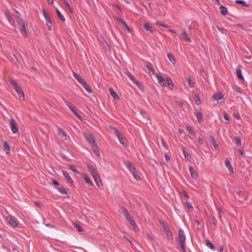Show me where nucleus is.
Instances as JSON below:
<instances>
[{"label": "nucleus", "instance_id": "b1692460", "mask_svg": "<svg viewBox=\"0 0 252 252\" xmlns=\"http://www.w3.org/2000/svg\"><path fill=\"white\" fill-rule=\"evenodd\" d=\"M58 134L61 138L66 139V135L65 132L63 129L61 128H59L58 129Z\"/></svg>", "mask_w": 252, "mask_h": 252}, {"label": "nucleus", "instance_id": "0e129e2a", "mask_svg": "<svg viewBox=\"0 0 252 252\" xmlns=\"http://www.w3.org/2000/svg\"><path fill=\"white\" fill-rule=\"evenodd\" d=\"M181 194L185 196L187 198H189V195L188 194L187 192L186 191L183 190L181 192Z\"/></svg>", "mask_w": 252, "mask_h": 252}, {"label": "nucleus", "instance_id": "f03ea898", "mask_svg": "<svg viewBox=\"0 0 252 252\" xmlns=\"http://www.w3.org/2000/svg\"><path fill=\"white\" fill-rule=\"evenodd\" d=\"M179 236V243L181 246V251L182 252H186L185 249V241L186 236L184 232L182 229H180L178 233Z\"/></svg>", "mask_w": 252, "mask_h": 252}, {"label": "nucleus", "instance_id": "774afa93", "mask_svg": "<svg viewBox=\"0 0 252 252\" xmlns=\"http://www.w3.org/2000/svg\"><path fill=\"white\" fill-rule=\"evenodd\" d=\"M91 174L92 175L93 177H96V176L98 175L95 170L94 172L91 173Z\"/></svg>", "mask_w": 252, "mask_h": 252}, {"label": "nucleus", "instance_id": "f704fd0d", "mask_svg": "<svg viewBox=\"0 0 252 252\" xmlns=\"http://www.w3.org/2000/svg\"><path fill=\"white\" fill-rule=\"evenodd\" d=\"M167 58H168V60L171 62H172L173 64L175 63V59L172 54L168 53L167 54Z\"/></svg>", "mask_w": 252, "mask_h": 252}, {"label": "nucleus", "instance_id": "a19ab883", "mask_svg": "<svg viewBox=\"0 0 252 252\" xmlns=\"http://www.w3.org/2000/svg\"><path fill=\"white\" fill-rule=\"evenodd\" d=\"M73 225L76 229H77V230L78 231V232H81V233L83 232L84 230H83L82 227L79 224H78L76 223H74Z\"/></svg>", "mask_w": 252, "mask_h": 252}, {"label": "nucleus", "instance_id": "bf43d9fd", "mask_svg": "<svg viewBox=\"0 0 252 252\" xmlns=\"http://www.w3.org/2000/svg\"><path fill=\"white\" fill-rule=\"evenodd\" d=\"M52 183H53V184L54 186H55L56 187H59L60 186L59 183L57 181H56L54 179L52 180Z\"/></svg>", "mask_w": 252, "mask_h": 252}, {"label": "nucleus", "instance_id": "6e6d98bb", "mask_svg": "<svg viewBox=\"0 0 252 252\" xmlns=\"http://www.w3.org/2000/svg\"><path fill=\"white\" fill-rule=\"evenodd\" d=\"M140 114L145 118L146 119H148V114H147V113L144 111V110H141L140 111Z\"/></svg>", "mask_w": 252, "mask_h": 252}, {"label": "nucleus", "instance_id": "4c0bfd02", "mask_svg": "<svg viewBox=\"0 0 252 252\" xmlns=\"http://www.w3.org/2000/svg\"><path fill=\"white\" fill-rule=\"evenodd\" d=\"M119 22L120 23H121V24H122L123 25V26L124 27V28L128 32H130L129 28L128 27V26L127 25V24H126V22H125L124 21H123V20H122L121 19H119Z\"/></svg>", "mask_w": 252, "mask_h": 252}, {"label": "nucleus", "instance_id": "c85d7f7f", "mask_svg": "<svg viewBox=\"0 0 252 252\" xmlns=\"http://www.w3.org/2000/svg\"><path fill=\"white\" fill-rule=\"evenodd\" d=\"M4 14L5 16L6 17L8 22L9 23H12V18L11 16L10 15V12L9 10H6L4 12Z\"/></svg>", "mask_w": 252, "mask_h": 252}, {"label": "nucleus", "instance_id": "39448f33", "mask_svg": "<svg viewBox=\"0 0 252 252\" xmlns=\"http://www.w3.org/2000/svg\"><path fill=\"white\" fill-rule=\"evenodd\" d=\"M17 22L18 25L20 27V30L21 32L22 33H24V34L25 36H27V33L26 31V26L24 21L22 19L18 18V19H17Z\"/></svg>", "mask_w": 252, "mask_h": 252}, {"label": "nucleus", "instance_id": "09e8293b", "mask_svg": "<svg viewBox=\"0 0 252 252\" xmlns=\"http://www.w3.org/2000/svg\"><path fill=\"white\" fill-rule=\"evenodd\" d=\"M93 178L97 185L99 187V183H101V181L100 180L99 175H98L96 176V177H93Z\"/></svg>", "mask_w": 252, "mask_h": 252}, {"label": "nucleus", "instance_id": "393cba45", "mask_svg": "<svg viewBox=\"0 0 252 252\" xmlns=\"http://www.w3.org/2000/svg\"><path fill=\"white\" fill-rule=\"evenodd\" d=\"M167 85L168 87L171 89L173 90L174 87V85L173 83V82L171 78L167 77Z\"/></svg>", "mask_w": 252, "mask_h": 252}, {"label": "nucleus", "instance_id": "72a5a7b5", "mask_svg": "<svg viewBox=\"0 0 252 252\" xmlns=\"http://www.w3.org/2000/svg\"><path fill=\"white\" fill-rule=\"evenodd\" d=\"M65 104L67 105V106L70 109V110L73 112H75V110L71 105V103L68 101H66L65 100H63Z\"/></svg>", "mask_w": 252, "mask_h": 252}, {"label": "nucleus", "instance_id": "9b49d317", "mask_svg": "<svg viewBox=\"0 0 252 252\" xmlns=\"http://www.w3.org/2000/svg\"><path fill=\"white\" fill-rule=\"evenodd\" d=\"M85 137L86 139V140L91 144L92 145L93 144L96 143L95 141L94 140V138L93 135L89 134H85Z\"/></svg>", "mask_w": 252, "mask_h": 252}, {"label": "nucleus", "instance_id": "3c124183", "mask_svg": "<svg viewBox=\"0 0 252 252\" xmlns=\"http://www.w3.org/2000/svg\"><path fill=\"white\" fill-rule=\"evenodd\" d=\"M186 205L187 207L189 210V211H192L193 210V207L191 205L190 203L188 201L186 202Z\"/></svg>", "mask_w": 252, "mask_h": 252}, {"label": "nucleus", "instance_id": "5fc2aeb1", "mask_svg": "<svg viewBox=\"0 0 252 252\" xmlns=\"http://www.w3.org/2000/svg\"><path fill=\"white\" fill-rule=\"evenodd\" d=\"M187 81L189 84V85L190 87H193L194 86V82L191 80L190 77L187 78Z\"/></svg>", "mask_w": 252, "mask_h": 252}, {"label": "nucleus", "instance_id": "cd10ccee", "mask_svg": "<svg viewBox=\"0 0 252 252\" xmlns=\"http://www.w3.org/2000/svg\"><path fill=\"white\" fill-rule=\"evenodd\" d=\"M220 13L223 16H225L227 14V9L225 6H224L223 5H220Z\"/></svg>", "mask_w": 252, "mask_h": 252}, {"label": "nucleus", "instance_id": "423d86ee", "mask_svg": "<svg viewBox=\"0 0 252 252\" xmlns=\"http://www.w3.org/2000/svg\"><path fill=\"white\" fill-rule=\"evenodd\" d=\"M43 14L46 21V26L48 27V30L49 31H51L52 24L51 22V19L50 16L48 14V13L46 12L45 10H43Z\"/></svg>", "mask_w": 252, "mask_h": 252}, {"label": "nucleus", "instance_id": "5701e85b", "mask_svg": "<svg viewBox=\"0 0 252 252\" xmlns=\"http://www.w3.org/2000/svg\"><path fill=\"white\" fill-rule=\"evenodd\" d=\"M225 164L226 166L228 168V170L231 173H233V170L232 165L230 164V162L228 159H226L225 161Z\"/></svg>", "mask_w": 252, "mask_h": 252}, {"label": "nucleus", "instance_id": "aec40b11", "mask_svg": "<svg viewBox=\"0 0 252 252\" xmlns=\"http://www.w3.org/2000/svg\"><path fill=\"white\" fill-rule=\"evenodd\" d=\"M189 171L192 178H196L197 177L198 175L192 166H190L189 167Z\"/></svg>", "mask_w": 252, "mask_h": 252}, {"label": "nucleus", "instance_id": "a18cd8bd", "mask_svg": "<svg viewBox=\"0 0 252 252\" xmlns=\"http://www.w3.org/2000/svg\"><path fill=\"white\" fill-rule=\"evenodd\" d=\"M187 131L192 136H194L195 134L193 130H192V128L190 126H187L186 128Z\"/></svg>", "mask_w": 252, "mask_h": 252}, {"label": "nucleus", "instance_id": "603ef678", "mask_svg": "<svg viewBox=\"0 0 252 252\" xmlns=\"http://www.w3.org/2000/svg\"><path fill=\"white\" fill-rule=\"evenodd\" d=\"M195 102L197 105H199L201 104V100L198 95L195 96Z\"/></svg>", "mask_w": 252, "mask_h": 252}, {"label": "nucleus", "instance_id": "6e6552de", "mask_svg": "<svg viewBox=\"0 0 252 252\" xmlns=\"http://www.w3.org/2000/svg\"><path fill=\"white\" fill-rule=\"evenodd\" d=\"M156 76L158 79V83L162 86H166L167 85V78L164 79V77L161 76L160 75L158 74H155Z\"/></svg>", "mask_w": 252, "mask_h": 252}, {"label": "nucleus", "instance_id": "9d476101", "mask_svg": "<svg viewBox=\"0 0 252 252\" xmlns=\"http://www.w3.org/2000/svg\"><path fill=\"white\" fill-rule=\"evenodd\" d=\"M113 129H114L115 133L116 134L118 138L119 139V140L121 144L123 145H126V139L125 138L123 137L122 134L119 132V131L117 128L114 127Z\"/></svg>", "mask_w": 252, "mask_h": 252}, {"label": "nucleus", "instance_id": "4be33fe9", "mask_svg": "<svg viewBox=\"0 0 252 252\" xmlns=\"http://www.w3.org/2000/svg\"><path fill=\"white\" fill-rule=\"evenodd\" d=\"M92 146L93 151L94 152V153L96 155H97L98 156H100V154H99V149H98V146L97 145V144L95 143V144H93V145H92Z\"/></svg>", "mask_w": 252, "mask_h": 252}, {"label": "nucleus", "instance_id": "c756f323", "mask_svg": "<svg viewBox=\"0 0 252 252\" xmlns=\"http://www.w3.org/2000/svg\"><path fill=\"white\" fill-rule=\"evenodd\" d=\"M205 243L206 246L210 248L211 250L215 251L216 250L215 247L212 244V243L208 239L205 240Z\"/></svg>", "mask_w": 252, "mask_h": 252}, {"label": "nucleus", "instance_id": "7c9ffc66", "mask_svg": "<svg viewBox=\"0 0 252 252\" xmlns=\"http://www.w3.org/2000/svg\"><path fill=\"white\" fill-rule=\"evenodd\" d=\"M209 140L213 144L214 148L217 150L218 148V145L216 144L214 137L213 136H211L209 137Z\"/></svg>", "mask_w": 252, "mask_h": 252}, {"label": "nucleus", "instance_id": "864d4df0", "mask_svg": "<svg viewBox=\"0 0 252 252\" xmlns=\"http://www.w3.org/2000/svg\"><path fill=\"white\" fill-rule=\"evenodd\" d=\"M218 213H219V219L222 221V217L223 215V212H222V210L220 208H219L218 209Z\"/></svg>", "mask_w": 252, "mask_h": 252}, {"label": "nucleus", "instance_id": "2f4dec72", "mask_svg": "<svg viewBox=\"0 0 252 252\" xmlns=\"http://www.w3.org/2000/svg\"><path fill=\"white\" fill-rule=\"evenodd\" d=\"M144 28L147 31H149L151 33L153 32L152 28L148 23H144Z\"/></svg>", "mask_w": 252, "mask_h": 252}, {"label": "nucleus", "instance_id": "ddd939ff", "mask_svg": "<svg viewBox=\"0 0 252 252\" xmlns=\"http://www.w3.org/2000/svg\"><path fill=\"white\" fill-rule=\"evenodd\" d=\"M182 38L183 39L187 41V42H191V39L188 36V34L187 33V32H186V30H184V29H183L182 30Z\"/></svg>", "mask_w": 252, "mask_h": 252}, {"label": "nucleus", "instance_id": "bb28decb", "mask_svg": "<svg viewBox=\"0 0 252 252\" xmlns=\"http://www.w3.org/2000/svg\"><path fill=\"white\" fill-rule=\"evenodd\" d=\"M81 85L88 92L90 93L92 92V88L86 82L84 81Z\"/></svg>", "mask_w": 252, "mask_h": 252}, {"label": "nucleus", "instance_id": "052dcab7", "mask_svg": "<svg viewBox=\"0 0 252 252\" xmlns=\"http://www.w3.org/2000/svg\"><path fill=\"white\" fill-rule=\"evenodd\" d=\"M238 194L240 195V196L242 198V199H244L245 197V194L242 192L240 191L239 192H238Z\"/></svg>", "mask_w": 252, "mask_h": 252}, {"label": "nucleus", "instance_id": "20e7f679", "mask_svg": "<svg viewBox=\"0 0 252 252\" xmlns=\"http://www.w3.org/2000/svg\"><path fill=\"white\" fill-rule=\"evenodd\" d=\"M126 74L141 90L143 89L142 84L140 83L132 74L128 71H127Z\"/></svg>", "mask_w": 252, "mask_h": 252}, {"label": "nucleus", "instance_id": "e433bc0d", "mask_svg": "<svg viewBox=\"0 0 252 252\" xmlns=\"http://www.w3.org/2000/svg\"><path fill=\"white\" fill-rule=\"evenodd\" d=\"M3 149L6 152V153H8L10 151V146L7 142H4V143Z\"/></svg>", "mask_w": 252, "mask_h": 252}, {"label": "nucleus", "instance_id": "1a4fd4ad", "mask_svg": "<svg viewBox=\"0 0 252 252\" xmlns=\"http://www.w3.org/2000/svg\"><path fill=\"white\" fill-rule=\"evenodd\" d=\"M10 125L12 132L16 133L18 131V129L16 126V123L13 118H11L10 120Z\"/></svg>", "mask_w": 252, "mask_h": 252}, {"label": "nucleus", "instance_id": "c03bdc74", "mask_svg": "<svg viewBox=\"0 0 252 252\" xmlns=\"http://www.w3.org/2000/svg\"><path fill=\"white\" fill-rule=\"evenodd\" d=\"M182 150H183V152L185 158L187 160H189V158H190V156H189V154L185 150V147H183Z\"/></svg>", "mask_w": 252, "mask_h": 252}, {"label": "nucleus", "instance_id": "338daca9", "mask_svg": "<svg viewBox=\"0 0 252 252\" xmlns=\"http://www.w3.org/2000/svg\"><path fill=\"white\" fill-rule=\"evenodd\" d=\"M224 119L227 121V122H226V123H228V121H229V117H228V115L226 113H224Z\"/></svg>", "mask_w": 252, "mask_h": 252}, {"label": "nucleus", "instance_id": "a878e982", "mask_svg": "<svg viewBox=\"0 0 252 252\" xmlns=\"http://www.w3.org/2000/svg\"><path fill=\"white\" fill-rule=\"evenodd\" d=\"M63 174L65 177V178L71 184L73 183V182L69 175H68V173L66 171H63Z\"/></svg>", "mask_w": 252, "mask_h": 252}, {"label": "nucleus", "instance_id": "2eb2a0df", "mask_svg": "<svg viewBox=\"0 0 252 252\" xmlns=\"http://www.w3.org/2000/svg\"><path fill=\"white\" fill-rule=\"evenodd\" d=\"M145 67L148 70L149 74L150 75H152L153 74H155L154 70V68H153V65L151 63H146V64L145 65Z\"/></svg>", "mask_w": 252, "mask_h": 252}, {"label": "nucleus", "instance_id": "8fccbe9b", "mask_svg": "<svg viewBox=\"0 0 252 252\" xmlns=\"http://www.w3.org/2000/svg\"><path fill=\"white\" fill-rule=\"evenodd\" d=\"M69 169L71 170L73 172H74L75 173H76L77 174H79V172L76 169L74 166L72 165H70Z\"/></svg>", "mask_w": 252, "mask_h": 252}, {"label": "nucleus", "instance_id": "0eeeda50", "mask_svg": "<svg viewBox=\"0 0 252 252\" xmlns=\"http://www.w3.org/2000/svg\"><path fill=\"white\" fill-rule=\"evenodd\" d=\"M161 224L163 227V229L166 235L167 238L169 240H172L173 239V235L172 233L171 232L169 228L166 226L164 222H162Z\"/></svg>", "mask_w": 252, "mask_h": 252}, {"label": "nucleus", "instance_id": "58836bf2", "mask_svg": "<svg viewBox=\"0 0 252 252\" xmlns=\"http://www.w3.org/2000/svg\"><path fill=\"white\" fill-rule=\"evenodd\" d=\"M195 116L198 119V121L199 123L203 121L202 115L200 112H196Z\"/></svg>", "mask_w": 252, "mask_h": 252}, {"label": "nucleus", "instance_id": "680f3d73", "mask_svg": "<svg viewBox=\"0 0 252 252\" xmlns=\"http://www.w3.org/2000/svg\"><path fill=\"white\" fill-rule=\"evenodd\" d=\"M198 142L200 145H203L205 142V141L201 137L198 138Z\"/></svg>", "mask_w": 252, "mask_h": 252}, {"label": "nucleus", "instance_id": "ea45409f", "mask_svg": "<svg viewBox=\"0 0 252 252\" xmlns=\"http://www.w3.org/2000/svg\"><path fill=\"white\" fill-rule=\"evenodd\" d=\"M236 3L238 4H241L242 5L245 6V7H249L250 5L249 4L246 3L244 0H236L235 1Z\"/></svg>", "mask_w": 252, "mask_h": 252}, {"label": "nucleus", "instance_id": "49530a36", "mask_svg": "<svg viewBox=\"0 0 252 252\" xmlns=\"http://www.w3.org/2000/svg\"><path fill=\"white\" fill-rule=\"evenodd\" d=\"M87 167L90 173H92V172H94L95 170L94 167L90 163L87 164Z\"/></svg>", "mask_w": 252, "mask_h": 252}, {"label": "nucleus", "instance_id": "473e14b6", "mask_svg": "<svg viewBox=\"0 0 252 252\" xmlns=\"http://www.w3.org/2000/svg\"><path fill=\"white\" fill-rule=\"evenodd\" d=\"M133 176L137 180H141L140 176L139 174V172H138L136 169L132 173Z\"/></svg>", "mask_w": 252, "mask_h": 252}, {"label": "nucleus", "instance_id": "412c9836", "mask_svg": "<svg viewBox=\"0 0 252 252\" xmlns=\"http://www.w3.org/2000/svg\"><path fill=\"white\" fill-rule=\"evenodd\" d=\"M73 75L74 77L78 81V82L80 84H82L84 82L83 79L81 77V76H80L77 73L74 72L73 73Z\"/></svg>", "mask_w": 252, "mask_h": 252}, {"label": "nucleus", "instance_id": "e2e57ef3", "mask_svg": "<svg viewBox=\"0 0 252 252\" xmlns=\"http://www.w3.org/2000/svg\"><path fill=\"white\" fill-rule=\"evenodd\" d=\"M147 237L148 238V239L150 240H153L154 238V236L153 235L149 233L147 234Z\"/></svg>", "mask_w": 252, "mask_h": 252}, {"label": "nucleus", "instance_id": "dca6fc26", "mask_svg": "<svg viewBox=\"0 0 252 252\" xmlns=\"http://www.w3.org/2000/svg\"><path fill=\"white\" fill-rule=\"evenodd\" d=\"M223 97V95L221 93H217L214 94L212 96V99L215 100H217L218 102L221 103V102H220L219 101L221 100Z\"/></svg>", "mask_w": 252, "mask_h": 252}, {"label": "nucleus", "instance_id": "f8f14e48", "mask_svg": "<svg viewBox=\"0 0 252 252\" xmlns=\"http://www.w3.org/2000/svg\"><path fill=\"white\" fill-rule=\"evenodd\" d=\"M125 164L131 173L136 170V168L131 162L129 161H126L125 162Z\"/></svg>", "mask_w": 252, "mask_h": 252}, {"label": "nucleus", "instance_id": "7ed1b4c3", "mask_svg": "<svg viewBox=\"0 0 252 252\" xmlns=\"http://www.w3.org/2000/svg\"><path fill=\"white\" fill-rule=\"evenodd\" d=\"M10 83L14 89L16 90V92L19 94L20 98L21 100H24V94L22 88L18 86L15 80H11Z\"/></svg>", "mask_w": 252, "mask_h": 252}, {"label": "nucleus", "instance_id": "37998d69", "mask_svg": "<svg viewBox=\"0 0 252 252\" xmlns=\"http://www.w3.org/2000/svg\"><path fill=\"white\" fill-rule=\"evenodd\" d=\"M56 12L60 20L63 22L65 21V18H64L63 16L61 14L60 11L58 9H56Z\"/></svg>", "mask_w": 252, "mask_h": 252}, {"label": "nucleus", "instance_id": "c9c22d12", "mask_svg": "<svg viewBox=\"0 0 252 252\" xmlns=\"http://www.w3.org/2000/svg\"><path fill=\"white\" fill-rule=\"evenodd\" d=\"M233 141L236 144L238 147L241 146V140L239 137H235L233 139Z\"/></svg>", "mask_w": 252, "mask_h": 252}, {"label": "nucleus", "instance_id": "69168bd1", "mask_svg": "<svg viewBox=\"0 0 252 252\" xmlns=\"http://www.w3.org/2000/svg\"><path fill=\"white\" fill-rule=\"evenodd\" d=\"M161 143L162 144V146L166 149H168L167 145L166 143V142L164 141V140L161 138Z\"/></svg>", "mask_w": 252, "mask_h": 252}, {"label": "nucleus", "instance_id": "6ab92c4d", "mask_svg": "<svg viewBox=\"0 0 252 252\" xmlns=\"http://www.w3.org/2000/svg\"><path fill=\"white\" fill-rule=\"evenodd\" d=\"M109 91L110 94L112 96L114 99L116 100H120V97L117 94V93L112 88L109 89Z\"/></svg>", "mask_w": 252, "mask_h": 252}, {"label": "nucleus", "instance_id": "de8ad7c7", "mask_svg": "<svg viewBox=\"0 0 252 252\" xmlns=\"http://www.w3.org/2000/svg\"><path fill=\"white\" fill-rule=\"evenodd\" d=\"M83 178L86 184L90 186L93 185L92 182L87 176H83Z\"/></svg>", "mask_w": 252, "mask_h": 252}, {"label": "nucleus", "instance_id": "4468645a", "mask_svg": "<svg viewBox=\"0 0 252 252\" xmlns=\"http://www.w3.org/2000/svg\"><path fill=\"white\" fill-rule=\"evenodd\" d=\"M6 220L8 223H9L13 227H16L18 225L17 221L11 217H7Z\"/></svg>", "mask_w": 252, "mask_h": 252}, {"label": "nucleus", "instance_id": "13d9d810", "mask_svg": "<svg viewBox=\"0 0 252 252\" xmlns=\"http://www.w3.org/2000/svg\"><path fill=\"white\" fill-rule=\"evenodd\" d=\"M156 24L160 26H161L162 27H164L165 28H166V29H169V27H170L168 25L162 24L159 23L158 22H157Z\"/></svg>", "mask_w": 252, "mask_h": 252}, {"label": "nucleus", "instance_id": "a211bd4d", "mask_svg": "<svg viewBox=\"0 0 252 252\" xmlns=\"http://www.w3.org/2000/svg\"><path fill=\"white\" fill-rule=\"evenodd\" d=\"M56 188L61 194L67 195V189L64 188L62 185H60L59 187H56Z\"/></svg>", "mask_w": 252, "mask_h": 252}, {"label": "nucleus", "instance_id": "4d7b16f0", "mask_svg": "<svg viewBox=\"0 0 252 252\" xmlns=\"http://www.w3.org/2000/svg\"><path fill=\"white\" fill-rule=\"evenodd\" d=\"M210 225L211 227H212L213 229H215L216 227V223L214 222L213 220H209Z\"/></svg>", "mask_w": 252, "mask_h": 252}, {"label": "nucleus", "instance_id": "79ce46f5", "mask_svg": "<svg viewBox=\"0 0 252 252\" xmlns=\"http://www.w3.org/2000/svg\"><path fill=\"white\" fill-rule=\"evenodd\" d=\"M63 2L64 3V4L65 5L66 7H67L68 10L71 13H72V8H71L70 5H69V2L66 1V0H63Z\"/></svg>", "mask_w": 252, "mask_h": 252}, {"label": "nucleus", "instance_id": "f257e3e1", "mask_svg": "<svg viewBox=\"0 0 252 252\" xmlns=\"http://www.w3.org/2000/svg\"><path fill=\"white\" fill-rule=\"evenodd\" d=\"M122 210L123 212V213L124 214V216H125L126 218V219L127 220L129 221V222L131 224V225L132 226L133 229L134 230H136L138 229V227L136 223L135 222L134 220H133L132 217L130 216L127 210L126 209V208L124 207H122Z\"/></svg>", "mask_w": 252, "mask_h": 252}, {"label": "nucleus", "instance_id": "f3484780", "mask_svg": "<svg viewBox=\"0 0 252 252\" xmlns=\"http://www.w3.org/2000/svg\"><path fill=\"white\" fill-rule=\"evenodd\" d=\"M242 66L239 65L236 68V75L238 78L244 80V77L242 74Z\"/></svg>", "mask_w": 252, "mask_h": 252}]
</instances>
